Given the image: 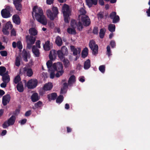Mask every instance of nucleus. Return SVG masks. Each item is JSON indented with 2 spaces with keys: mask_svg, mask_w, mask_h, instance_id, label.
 I'll list each match as a JSON object with an SVG mask.
<instances>
[{
  "mask_svg": "<svg viewBox=\"0 0 150 150\" xmlns=\"http://www.w3.org/2000/svg\"><path fill=\"white\" fill-rule=\"evenodd\" d=\"M52 62L51 60H48L46 65L48 69V71L50 73V76L51 79H53L55 76L58 78L62 75L64 72L63 66L60 62L54 63L52 64Z\"/></svg>",
  "mask_w": 150,
  "mask_h": 150,
  "instance_id": "1",
  "label": "nucleus"
},
{
  "mask_svg": "<svg viewBox=\"0 0 150 150\" xmlns=\"http://www.w3.org/2000/svg\"><path fill=\"white\" fill-rule=\"evenodd\" d=\"M32 14L33 16H35L38 22L43 25L47 24V18L44 15L42 9L40 7L37 6H34L33 9Z\"/></svg>",
  "mask_w": 150,
  "mask_h": 150,
  "instance_id": "2",
  "label": "nucleus"
},
{
  "mask_svg": "<svg viewBox=\"0 0 150 150\" xmlns=\"http://www.w3.org/2000/svg\"><path fill=\"white\" fill-rule=\"evenodd\" d=\"M84 7L81 8L79 11L78 27L79 29H82L83 26H88L91 23L90 20L88 17L86 15V11L84 9Z\"/></svg>",
  "mask_w": 150,
  "mask_h": 150,
  "instance_id": "3",
  "label": "nucleus"
},
{
  "mask_svg": "<svg viewBox=\"0 0 150 150\" xmlns=\"http://www.w3.org/2000/svg\"><path fill=\"white\" fill-rule=\"evenodd\" d=\"M62 11L63 14L65 22L68 23L69 16L71 13L69 6L66 4H64L62 6Z\"/></svg>",
  "mask_w": 150,
  "mask_h": 150,
  "instance_id": "4",
  "label": "nucleus"
},
{
  "mask_svg": "<svg viewBox=\"0 0 150 150\" xmlns=\"http://www.w3.org/2000/svg\"><path fill=\"white\" fill-rule=\"evenodd\" d=\"M26 40L27 43V48L30 49L36 40V38L32 36L28 35L26 36Z\"/></svg>",
  "mask_w": 150,
  "mask_h": 150,
  "instance_id": "5",
  "label": "nucleus"
},
{
  "mask_svg": "<svg viewBox=\"0 0 150 150\" xmlns=\"http://www.w3.org/2000/svg\"><path fill=\"white\" fill-rule=\"evenodd\" d=\"M16 120V117L13 115L7 121L5 122L2 125L4 128H6L8 126L14 124Z\"/></svg>",
  "mask_w": 150,
  "mask_h": 150,
  "instance_id": "6",
  "label": "nucleus"
},
{
  "mask_svg": "<svg viewBox=\"0 0 150 150\" xmlns=\"http://www.w3.org/2000/svg\"><path fill=\"white\" fill-rule=\"evenodd\" d=\"M89 46L90 48L92 50L93 54H97L98 50V46L95 44L94 41L91 40L90 42Z\"/></svg>",
  "mask_w": 150,
  "mask_h": 150,
  "instance_id": "7",
  "label": "nucleus"
},
{
  "mask_svg": "<svg viewBox=\"0 0 150 150\" xmlns=\"http://www.w3.org/2000/svg\"><path fill=\"white\" fill-rule=\"evenodd\" d=\"M38 84V81L35 79H31L27 82V86L28 88H33L35 87Z\"/></svg>",
  "mask_w": 150,
  "mask_h": 150,
  "instance_id": "8",
  "label": "nucleus"
},
{
  "mask_svg": "<svg viewBox=\"0 0 150 150\" xmlns=\"http://www.w3.org/2000/svg\"><path fill=\"white\" fill-rule=\"evenodd\" d=\"M21 72L24 74H26L29 77L31 76L33 74L32 69L27 67H25L21 69Z\"/></svg>",
  "mask_w": 150,
  "mask_h": 150,
  "instance_id": "9",
  "label": "nucleus"
},
{
  "mask_svg": "<svg viewBox=\"0 0 150 150\" xmlns=\"http://www.w3.org/2000/svg\"><path fill=\"white\" fill-rule=\"evenodd\" d=\"M110 17L113 20V23H116L118 22L120 18L119 16L116 15V13L115 12H112L110 15Z\"/></svg>",
  "mask_w": 150,
  "mask_h": 150,
  "instance_id": "10",
  "label": "nucleus"
},
{
  "mask_svg": "<svg viewBox=\"0 0 150 150\" xmlns=\"http://www.w3.org/2000/svg\"><path fill=\"white\" fill-rule=\"evenodd\" d=\"M70 48L71 51L73 52V55H76L80 53L81 49L80 48H75L74 46L72 45L71 46Z\"/></svg>",
  "mask_w": 150,
  "mask_h": 150,
  "instance_id": "11",
  "label": "nucleus"
},
{
  "mask_svg": "<svg viewBox=\"0 0 150 150\" xmlns=\"http://www.w3.org/2000/svg\"><path fill=\"white\" fill-rule=\"evenodd\" d=\"M13 0V4L16 9L18 11H20L22 8V6L21 3L22 0Z\"/></svg>",
  "mask_w": 150,
  "mask_h": 150,
  "instance_id": "12",
  "label": "nucleus"
},
{
  "mask_svg": "<svg viewBox=\"0 0 150 150\" xmlns=\"http://www.w3.org/2000/svg\"><path fill=\"white\" fill-rule=\"evenodd\" d=\"M57 56V52L54 50H52L50 51L49 55L50 60L54 61L56 58Z\"/></svg>",
  "mask_w": 150,
  "mask_h": 150,
  "instance_id": "13",
  "label": "nucleus"
},
{
  "mask_svg": "<svg viewBox=\"0 0 150 150\" xmlns=\"http://www.w3.org/2000/svg\"><path fill=\"white\" fill-rule=\"evenodd\" d=\"M46 13L47 17L51 20H53L56 18L53 13L50 9H47L46 11Z\"/></svg>",
  "mask_w": 150,
  "mask_h": 150,
  "instance_id": "14",
  "label": "nucleus"
},
{
  "mask_svg": "<svg viewBox=\"0 0 150 150\" xmlns=\"http://www.w3.org/2000/svg\"><path fill=\"white\" fill-rule=\"evenodd\" d=\"M10 98V97L9 95H6L3 97L2 103L4 105H6L9 103Z\"/></svg>",
  "mask_w": 150,
  "mask_h": 150,
  "instance_id": "15",
  "label": "nucleus"
},
{
  "mask_svg": "<svg viewBox=\"0 0 150 150\" xmlns=\"http://www.w3.org/2000/svg\"><path fill=\"white\" fill-rule=\"evenodd\" d=\"M86 4L89 7H91L93 5H96L98 2V0H86Z\"/></svg>",
  "mask_w": 150,
  "mask_h": 150,
  "instance_id": "16",
  "label": "nucleus"
},
{
  "mask_svg": "<svg viewBox=\"0 0 150 150\" xmlns=\"http://www.w3.org/2000/svg\"><path fill=\"white\" fill-rule=\"evenodd\" d=\"M32 48V51L35 57H39L40 54L39 50L36 48L35 45H33Z\"/></svg>",
  "mask_w": 150,
  "mask_h": 150,
  "instance_id": "17",
  "label": "nucleus"
},
{
  "mask_svg": "<svg viewBox=\"0 0 150 150\" xmlns=\"http://www.w3.org/2000/svg\"><path fill=\"white\" fill-rule=\"evenodd\" d=\"M52 83L51 82H49L44 85L43 89L45 91L50 90L52 88Z\"/></svg>",
  "mask_w": 150,
  "mask_h": 150,
  "instance_id": "18",
  "label": "nucleus"
},
{
  "mask_svg": "<svg viewBox=\"0 0 150 150\" xmlns=\"http://www.w3.org/2000/svg\"><path fill=\"white\" fill-rule=\"evenodd\" d=\"M1 14L4 18H8L10 17V13L8 11H6V10L3 9L1 11Z\"/></svg>",
  "mask_w": 150,
  "mask_h": 150,
  "instance_id": "19",
  "label": "nucleus"
},
{
  "mask_svg": "<svg viewBox=\"0 0 150 150\" xmlns=\"http://www.w3.org/2000/svg\"><path fill=\"white\" fill-rule=\"evenodd\" d=\"M13 20L14 23L17 24L20 23V19L19 16L16 15H14L13 16Z\"/></svg>",
  "mask_w": 150,
  "mask_h": 150,
  "instance_id": "20",
  "label": "nucleus"
},
{
  "mask_svg": "<svg viewBox=\"0 0 150 150\" xmlns=\"http://www.w3.org/2000/svg\"><path fill=\"white\" fill-rule=\"evenodd\" d=\"M30 54L29 53H27L25 50H24L23 51V60L25 62H27V58H28Z\"/></svg>",
  "mask_w": 150,
  "mask_h": 150,
  "instance_id": "21",
  "label": "nucleus"
},
{
  "mask_svg": "<svg viewBox=\"0 0 150 150\" xmlns=\"http://www.w3.org/2000/svg\"><path fill=\"white\" fill-rule=\"evenodd\" d=\"M76 81V78L75 76L72 75L71 76L68 80V84L69 85H71L74 83Z\"/></svg>",
  "mask_w": 150,
  "mask_h": 150,
  "instance_id": "22",
  "label": "nucleus"
},
{
  "mask_svg": "<svg viewBox=\"0 0 150 150\" xmlns=\"http://www.w3.org/2000/svg\"><path fill=\"white\" fill-rule=\"evenodd\" d=\"M32 100L33 102H35L39 100V98L37 93H33L31 97Z\"/></svg>",
  "mask_w": 150,
  "mask_h": 150,
  "instance_id": "23",
  "label": "nucleus"
},
{
  "mask_svg": "<svg viewBox=\"0 0 150 150\" xmlns=\"http://www.w3.org/2000/svg\"><path fill=\"white\" fill-rule=\"evenodd\" d=\"M55 42L57 45L59 46H61L62 44V40L59 36H58L56 37Z\"/></svg>",
  "mask_w": 150,
  "mask_h": 150,
  "instance_id": "24",
  "label": "nucleus"
},
{
  "mask_svg": "<svg viewBox=\"0 0 150 150\" xmlns=\"http://www.w3.org/2000/svg\"><path fill=\"white\" fill-rule=\"evenodd\" d=\"M2 80L4 82L8 83L10 81L9 76L7 74L2 76Z\"/></svg>",
  "mask_w": 150,
  "mask_h": 150,
  "instance_id": "25",
  "label": "nucleus"
},
{
  "mask_svg": "<svg viewBox=\"0 0 150 150\" xmlns=\"http://www.w3.org/2000/svg\"><path fill=\"white\" fill-rule=\"evenodd\" d=\"M88 54V50L87 48L85 47L83 50L82 52V57L85 58L87 56Z\"/></svg>",
  "mask_w": 150,
  "mask_h": 150,
  "instance_id": "26",
  "label": "nucleus"
},
{
  "mask_svg": "<svg viewBox=\"0 0 150 150\" xmlns=\"http://www.w3.org/2000/svg\"><path fill=\"white\" fill-rule=\"evenodd\" d=\"M29 33L33 35H35L37 34L38 32L34 28H32L29 30Z\"/></svg>",
  "mask_w": 150,
  "mask_h": 150,
  "instance_id": "27",
  "label": "nucleus"
},
{
  "mask_svg": "<svg viewBox=\"0 0 150 150\" xmlns=\"http://www.w3.org/2000/svg\"><path fill=\"white\" fill-rule=\"evenodd\" d=\"M57 96V95L56 93H52L48 95V99L50 100H54L56 99Z\"/></svg>",
  "mask_w": 150,
  "mask_h": 150,
  "instance_id": "28",
  "label": "nucleus"
},
{
  "mask_svg": "<svg viewBox=\"0 0 150 150\" xmlns=\"http://www.w3.org/2000/svg\"><path fill=\"white\" fill-rule=\"evenodd\" d=\"M75 28L69 27L67 29V32L70 34H75L76 33Z\"/></svg>",
  "mask_w": 150,
  "mask_h": 150,
  "instance_id": "29",
  "label": "nucleus"
},
{
  "mask_svg": "<svg viewBox=\"0 0 150 150\" xmlns=\"http://www.w3.org/2000/svg\"><path fill=\"white\" fill-rule=\"evenodd\" d=\"M50 42L48 41H46L45 45H43V48L44 50L48 51L50 50Z\"/></svg>",
  "mask_w": 150,
  "mask_h": 150,
  "instance_id": "30",
  "label": "nucleus"
},
{
  "mask_svg": "<svg viewBox=\"0 0 150 150\" xmlns=\"http://www.w3.org/2000/svg\"><path fill=\"white\" fill-rule=\"evenodd\" d=\"M90 61L89 59H87L84 63V68L85 69H88L90 68Z\"/></svg>",
  "mask_w": 150,
  "mask_h": 150,
  "instance_id": "31",
  "label": "nucleus"
},
{
  "mask_svg": "<svg viewBox=\"0 0 150 150\" xmlns=\"http://www.w3.org/2000/svg\"><path fill=\"white\" fill-rule=\"evenodd\" d=\"M17 90L19 92H22L23 91V87L21 82H20L17 86Z\"/></svg>",
  "mask_w": 150,
  "mask_h": 150,
  "instance_id": "32",
  "label": "nucleus"
},
{
  "mask_svg": "<svg viewBox=\"0 0 150 150\" xmlns=\"http://www.w3.org/2000/svg\"><path fill=\"white\" fill-rule=\"evenodd\" d=\"M57 53L59 58L61 60H62L64 59V56L65 55L60 50H59L57 52Z\"/></svg>",
  "mask_w": 150,
  "mask_h": 150,
  "instance_id": "33",
  "label": "nucleus"
},
{
  "mask_svg": "<svg viewBox=\"0 0 150 150\" xmlns=\"http://www.w3.org/2000/svg\"><path fill=\"white\" fill-rule=\"evenodd\" d=\"M68 87V85L66 83H64L63 85V87L61 88V93H64L66 92V89Z\"/></svg>",
  "mask_w": 150,
  "mask_h": 150,
  "instance_id": "34",
  "label": "nucleus"
},
{
  "mask_svg": "<svg viewBox=\"0 0 150 150\" xmlns=\"http://www.w3.org/2000/svg\"><path fill=\"white\" fill-rule=\"evenodd\" d=\"M78 24L77 25L76 24V21L74 20H72L71 21V28H76V26H77L78 28L79 29V30L80 29H79L78 25V22H79V20H78Z\"/></svg>",
  "mask_w": 150,
  "mask_h": 150,
  "instance_id": "35",
  "label": "nucleus"
},
{
  "mask_svg": "<svg viewBox=\"0 0 150 150\" xmlns=\"http://www.w3.org/2000/svg\"><path fill=\"white\" fill-rule=\"evenodd\" d=\"M52 9L53 13L56 18L57 15L59 13L58 9L57 7L53 6L52 8Z\"/></svg>",
  "mask_w": 150,
  "mask_h": 150,
  "instance_id": "36",
  "label": "nucleus"
},
{
  "mask_svg": "<svg viewBox=\"0 0 150 150\" xmlns=\"http://www.w3.org/2000/svg\"><path fill=\"white\" fill-rule=\"evenodd\" d=\"M6 71V68L3 67H0V75L2 76L6 73H5Z\"/></svg>",
  "mask_w": 150,
  "mask_h": 150,
  "instance_id": "37",
  "label": "nucleus"
},
{
  "mask_svg": "<svg viewBox=\"0 0 150 150\" xmlns=\"http://www.w3.org/2000/svg\"><path fill=\"white\" fill-rule=\"evenodd\" d=\"M105 31L106 30L104 28H102L100 30L99 34L100 37L101 38H103V37Z\"/></svg>",
  "mask_w": 150,
  "mask_h": 150,
  "instance_id": "38",
  "label": "nucleus"
},
{
  "mask_svg": "<svg viewBox=\"0 0 150 150\" xmlns=\"http://www.w3.org/2000/svg\"><path fill=\"white\" fill-rule=\"evenodd\" d=\"M60 50L61 51L63 54L65 55H67L68 54L67 48L65 46H62Z\"/></svg>",
  "mask_w": 150,
  "mask_h": 150,
  "instance_id": "39",
  "label": "nucleus"
},
{
  "mask_svg": "<svg viewBox=\"0 0 150 150\" xmlns=\"http://www.w3.org/2000/svg\"><path fill=\"white\" fill-rule=\"evenodd\" d=\"M21 58L19 57H16V59L15 65L17 67H19L20 65V61Z\"/></svg>",
  "mask_w": 150,
  "mask_h": 150,
  "instance_id": "40",
  "label": "nucleus"
},
{
  "mask_svg": "<svg viewBox=\"0 0 150 150\" xmlns=\"http://www.w3.org/2000/svg\"><path fill=\"white\" fill-rule=\"evenodd\" d=\"M109 30L110 32H112L115 31V26L114 24H110L108 26Z\"/></svg>",
  "mask_w": 150,
  "mask_h": 150,
  "instance_id": "41",
  "label": "nucleus"
},
{
  "mask_svg": "<svg viewBox=\"0 0 150 150\" xmlns=\"http://www.w3.org/2000/svg\"><path fill=\"white\" fill-rule=\"evenodd\" d=\"M12 25L11 24V22L8 21L6 23L5 28L7 29H11L12 28Z\"/></svg>",
  "mask_w": 150,
  "mask_h": 150,
  "instance_id": "42",
  "label": "nucleus"
},
{
  "mask_svg": "<svg viewBox=\"0 0 150 150\" xmlns=\"http://www.w3.org/2000/svg\"><path fill=\"white\" fill-rule=\"evenodd\" d=\"M63 61L65 67H68L69 66V62L67 59H63Z\"/></svg>",
  "mask_w": 150,
  "mask_h": 150,
  "instance_id": "43",
  "label": "nucleus"
},
{
  "mask_svg": "<svg viewBox=\"0 0 150 150\" xmlns=\"http://www.w3.org/2000/svg\"><path fill=\"white\" fill-rule=\"evenodd\" d=\"M63 99V97L61 95L59 96L56 100V102L57 103H61Z\"/></svg>",
  "mask_w": 150,
  "mask_h": 150,
  "instance_id": "44",
  "label": "nucleus"
},
{
  "mask_svg": "<svg viewBox=\"0 0 150 150\" xmlns=\"http://www.w3.org/2000/svg\"><path fill=\"white\" fill-rule=\"evenodd\" d=\"M21 81V78L19 76H17L15 77L14 80V83L16 84Z\"/></svg>",
  "mask_w": 150,
  "mask_h": 150,
  "instance_id": "45",
  "label": "nucleus"
},
{
  "mask_svg": "<svg viewBox=\"0 0 150 150\" xmlns=\"http://www.w3.org/2000/svg\"><path fill=\"white\" fill-rule=\"evenodd\" d=\"M17 46L20 50H21L23 48V45L21 41H19L17 43Z\"/></svg>",
  "mask_w": 150,
  "mask_h": 150,
  "instance_id": "46",
  "label": "nucleus"
},
{
  "mask_svg": "<svg viewBox=\"0 0 150 150\" xmlns=\"http://www.w3.org/2000/svg\"><path fill=\"white\" fill-rule=\"evenodd\" d=\"M105 67L104 65L100 66L99 68V70L102 73H103L105 71Z\"/></svg>",
  "mask_w": 150,
  "mask_h": 150,
  "instance_id": "47",
  "label": "nucleus"
},
{
  "mask_svg": "<svg viewBox=\"0 0 150 150\" xmlns=\"http://www.w3.org/2000/svg\"><path fill=\"white\" fill-rule=\"evenodd\" d=\"M7 28H4L2 30V32L3 34L4 35H8L9 34V32Z\"/></svg>",
  "mask_w": 150,
  "mask_h": 150,
  "instance_id": "48",
  "label": "nucleus"
},
{
  "mask_svg": "<svg viewBox=\"0 0 150 150\" xmlns=\"http://www.w3.org/2000/svg\"><path fill=\"white\" fill-rule=\"evenodd\" d=\"M107 54L109 56L111 55V51H110V47L109 46H108L107 47Z\"/></svg>",
  "mask_w": 150,
  "mask_h": 150,
  "instance_id": "49",
  "label": "nucleus"
},
{
  "mask_svg": "<svg viewBox=\"0 0 150 150\" xmlns=\"http://www.w3.org/2000/svg\"><path fill=\"white\" fill-rule=\"evenodd\" d=\"M4 9L6 10V11H8L9 13H10V11H12V7L9 6H6L5 8Z\"/></svg>",
  "mask_w": 150,
  "mask_h": 150,
  "instance_id": "50",
  "label": "nucleus"
},
{
  "mask_svg": "<svg viewBox=\"0 0 150 150\" xmlns=\"http://www.w3.org/2000/svg\"><path fill=\"white\" fill-rule=\"evenodd\" d=\"M1 55L4 57H6L7 56V53L6 51H2L0 52Z\"/></svg>",
  "mask_w": 150,
  "mask_h": 150,
  "instance_id": "51",
  "label": "nucleus"
},
{
  "mask_svg": "<svg viewBox=\"0 0 150 150\" xmlns=\"http://www.w3.org/2000/svg\"><path fill=\"white\" fill-rule=\"evenodd\" d=\"M40 41L39 40H38L36 41V45H35L36 47V48H40Z\"/></svg>",
  "mask_w": 150,
  "mask_h": 150,
  "instance_id": "52",
  "label": "nucleus"
},
{
  "mask_svg": "<svg viewBox=\"0 0 150 150\" xmlns=\"http://www.w3.org/2000/svg\"><path fill=\"white\" fill-rule=\"evenodd\" d=\"M98 29L97 27L94 28L93 30V33L95 34H98Z\"/></svg>",
  "mask_w": 150,
  "mask_h": 150,
  "instance_id": "53",
  "label": "nucleus"
},
{
  "mask_svg": "<svg viewBox=\"0 0 150 150\" xmlns=\"http://www.w3.org/2000/svg\"><path fill=\"white\" fill-rule=\"evenodd\" d=\"M42 103L40 101H39L37 103L35 104V106L36 107H40L42 105Z\"/></svg>",
  "mask_w": 150,
  "mask_h": 150,
  "instance_id": "54",
  "label": "nucleus"
},
{
  "mask_svg": "<svg viewBox=\"0 0 150 150\" xmlns=\"http://www.w3.org/2000/svg\"><path fill=\"white\" fill-rule=\"evenodd\" d=\"M11 36H15L16 35V31L13 29H12L11 32Z\"/></svg>",
  "mask_w": 150,
  "mask_h": 150,
  "instance_id": "55",
  "label": "nucleus"
},
{
  "mask_svg": "<svg viewBox=\"0 0 150 150\" xmlns=\"http://www.w3.org/2000/svg\"><path fill=\"white\" fill-rule=\"evenodd\" d=\"M27 120L26 119H24L19 121V122L20 123L21 125H22L25 124Z\"/></svg>",
  "mask_w": 150,
  "mask_h": 150,
  "instance_id": "56",
  "label": "nucleus"
},
{
  "mask_svg": "<svg viewBox=\"0 0 150 150\" xmlns=\"http://www.w3.org/2000/svg\"><path fill=\"white\" fill-rule=\"evenodd\" d=\"M110 45L112 48L115 47V41H111L110 43Z\"/></svg>",
  "mask_w": 150,
  "mask_h": 150,
  "instance_id": "57",
  "label": "nucleus"
},
{
  "mask_svg": "<svg viewBox=\"0 0 150 150\" xmlns=\"http://www.w3.org/2000/svg\"><path fill=\"white\" fill-rule=\"evenodd\" d=\"M79 81L82 82H83L85 81L84 77L83 76H81L79 78Z\"/></svg>",
  "mask_w": 150,
  "mask_h": 150,
  "instance_id": "58",
  "label": "nucleus"
},
{
  "mask_svg": "<svg viewBox=\"0 0 150 150\" xmlns=\"http://www.w3.org/2000/svg\"><path fill=\"white\" fill-rule=\"evenodd\" d=\"M7 83L4 82L1 84V86L2 88H5L6 86Z\"/></svg>",
  "mask_w": 150,
  "mask_h": 150,
  "instance_id": "59",
  "label": "nucleus"
},
{
  "mask_svg": "<svg viewBox=\"0 0 150 150\" xmlns=\"http://www.w3.org/2000/svg\"><path fill=\"white\" fill-rule=\"evenodd\" d=\"M54 0H47V4L50 5L53 3Z\"/></svg>",
  "mask_w": 150,
  "mask_h": 150,
  "instance_id": "60",
  "label": "nucleus"
},
{
  "mask_svg": "<svg viewBox=\"0 0 150 150\" xmlns=\"http://www.w3.org/2000/svg\"><path fill=\"white\" fill-rule=\"evenodd\" d=\"M146 13H147V16H150V6L146 11Z\"/></svg>",
  "mask_w": 150,
  "mask_h": 150,
  "instance_id": "61",
  "label": "nucleus"
},
{
  "mask_svg": "<svg viewBox=\"0 0 150 150\" xmlns=\"http://www.w3.org/2000/svg\"><path fill=\"white\" fill-rule=\"evenodd\" d=\"M31 114V111H27L25 113V116H29Z\"/></svg>",
  "mask_w": 150,
  "mask_h": 150,
  "instance_id": "62",
  "label": "nucleus"
},
{
  "mask_svg": "<svg viewBox=\"0 0 150 150\" xmlns=\"http://www.w3.org/2000/svg\"><path fill=\"white\" fill-rule=\"evenodd\" d=\"M99 3L102 6L104 4V2L103 0H99Z\"/></svg>",
  "mask_w": 150,
  "mask_h": 150,
  "instance_id": "63",
  "label": "nucleus"
},
{
  "mask_svg": "<svg viewBox=\"0 0 150 150\" xmlns=\"http://www.w3.org/2000/svg\"><path fill=\"white\" fill-rule=\"evenodd\" d=\"M12 45L13 48H15L17 46V43L15 42H13L12 43Z\"/></svg>",
  "mask_w": 150,
  "mask_h": 150,
  "instance_id": "64",
  "label": "nucleus"
}]
</instances>
